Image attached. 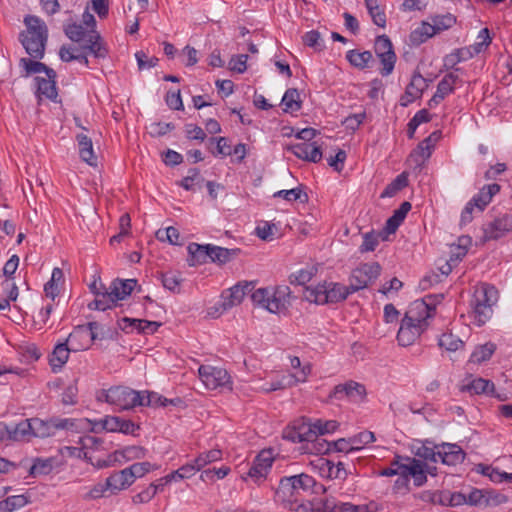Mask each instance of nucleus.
Returning <instances> with one entry per match:
<instances>
[{"mask_svg": "<svg viewBox=\"0 0 512 512\" xmlns=\"http://www.w3.org/2000/svg\"><path fill=\"white\" fill-rule=\"evenodd\" d=\"M136 284L135 279L114 280L109 287V295L116 304L118 300H123L130 295Z\"/></svg>", "mask_w": 512, "mask_h": 512, "instance_id": "6ab92c4d", "label": "nucleus"}, {"mask_svg": "<svg viewBox=\"0 0 512 512\" xmlns=\"http://www.w3.org/2000/svg\"><path fill=\"white\" fill-rule=\"evenodd\" d=\"M162 284L163 286L172 291V292H179L180 291V285L182 282V279L179 274L175 272H167L162 274Z\"/></svg>", "mask_w": 512, "mask_h": 512, "instance_id": "4d7b16f0", "label": "nucleus"}, {"mask_svg": "<svg viewBox=\"0 0 512 512\" xmlns=\"http://www.w3.org/2000/svg\"><path fill=\"white\" fill-rule=\"evenodd\" d=\"M432 143V135L424 139L417 148L411 154V157L415 159V161L421 165L423 164L430 156L433 150Z\"/></svg>", "mask_w": 512, "mask_h": 512, "instance_id": "e433bc0d", "label": "nucleus"}, {"mask_svg": "<svg viewBox=\"0 0 512 512\" xmlns=\"http://www.w3.org/2000/svg\"><path fill=\"white\" fill-rule=\"evenodd\" d=\"M438 450L439 461L448 466L461 464L466 457L464 450L456 443H440Z\"/></svg>", "mask_w": 512, "mask_h": 512, "instance_id": "4468645a", "label": "nucleus"}, {"mask_svg": "<svg viewBox=\"0 0 512 512\" xmlns=\"http://www.w3.org/2000/svg\"><path fill=\"white\" fill-rule=\"evenodd\" d=\"M459 80V76L454 72L446 74L438 83L436 93L445 99L454 91V86Z\"/></svg>", "mask_w": 512, "mask_h": 512, "instance_id": "58836bf2", "label": "nucleus"}, {"mask_svg": "<svg viewBox=\"0 0 512 512\" xmlns=\"http://www.w3.org/2000/svg\"><path fill=\"white\" fill-rule=\"evenodd\" d=\"M381 273V266L377 262L361 264L355 268L349 277V287L352 293L371 285Z\"/></svg>", "mask_w": 512, "mask_h": 512, "instance_id": "6e6552de", "label": "nucleus"}, {"mask_svg": "<svg viewBox=\"0 0 512 512\" xmlns=\"http://www.w3.org/2000/svg\"><path fill=\"white\" fill-rule=\"evenodd\" d=\"M436 34L438 32L433 22H422L421 26L411 33V40L413 43L420 44Z\"/></svg>", "mask_w": 512, "mask_h": 512, "instance_id": "f704fd0d", "label": "nucleus"}, {"mask_svg": "<svg viewBox=\"0 0 512 512\" xmlns=\"http://www.w3.org/2000/svg\"><path fill=\"white\" fill-rule=\"evenodd\" d=\"M498 301L497 289L489 284H482L473 294L471 305L478 326L484 325L493 314V305Z\"/></svg>", "mask_w": 512, "mask_h": 512, "instance_id": "423d86ee", "label": "nucleus"}, {"mask_svg": "<svg viewBox=\"0 0 512 512\" xmlns=\"http://www.w3.org/2000/svg\"><path fill=\"white\" fill-rule=\"evenodd\" d=\"M438 33L451 28L456 23V17L451 13L434 15L431 17Z\"/></svg>", "mask_w": 512, "mask_h": 512, "instance_id": "3c124183", "label": "nucleus"}, {"mask_svg": "<svg viewBox=\"0 0 512 512\" xmlns=\"http://www.w3.org/2000/svg\"><path fill=\"white\" fill-rule=\"evenodd\" d=\"M80 50L97 59H105L109 55L108 45L98 31H90L89 38L80 45Z\"/></svg>", "mask_w": 512, "mask_h": 512, "instance_id": "2eb2a0df", "label": "nucleus"}, {"mask_svg": "<svg viewBox=\"0 0 512 512\" xmlns=\"http://www.w3.org/2000/svg\"><path fill=\"white\" fill-rule=\"evenodd\" d=\"M500 191V185L493 183L484 186L473 198L470 202L480 211L482 212L485 207L491 202L494 195H496Z\"/></svg>", "mask_w": 512, "mask_h": 512, "instance_id": "412c9836", "label": "nucleus"}, {"mask_svg": "<svg viewBox=\"0 0 512 512\" xmlns=\"http://www.w3.org/2000/svg\"><path fill=\"white\" fill-rule=\"evenodd\" d=\"M91 29L82 23H68L64 26L65 35L73 42L79 43L80 45L89 38ZM92 31H97L92 29Z\"/></svg>", "mask_w": 512, "mask_h": 512, "instance_id": "a878e982", "label": "nucleus"}, {"mask_svg": "<svg viewBox=\"0 0 512 512\" xmlns=\"http://www.w3.org/2000/svg\"><path fill=\"white\" fill-rule=\"evenodd\" d=\"M247 59H248V55H246V54L235 55L229 61V68L232 71H235L238 73H243L247 69V66H246Z\"/></svg>", "mask_w": 512, "mask_h": 512, "instance_id": "774afa93", "label": "nucleus"}, {"mask_svg": "<svg viewBox=\"0 0 512 512\" xmlns=\"http://www.w3.org/2000/svg\"><path fill=\"white\" fill-rule=\"evenodd\" d=\"M346 58L351 65L364 69L373 60V55L370 51L359 52L357 50H350L347 52Z\"/></svg>", "mask_w": 512, "mask_h": 512, "instance_id": "c9c22d12", "label": "nucleus"}, {"mask_svg": "<svg viewBox=\"0 0 512 512\" xmlns=\"http://www.w3.org/2000/svg\"><path fill=\"white\" fill-rule=\"evenodd\" d=\"M366 396V389L363 384L355 381H348L344 384H338L330 393L331 398L342 400L344 398L353 402L362 401Z\"/></svg>", "mask_w": 512, "mask_h": 512, "instance_id": "f8f14e48", "label": "nucleus"}, {"mask_svg": "<svg viewBox=\"0 0 512 512\" xmlns=\"http://www.w3.org/2000/svg\"><path fill=\"white\" fill-rule=\"evenodd\" d=\"M350 294L352 291L349 285L328 281L319 283L315 287H306L304 292L306 300L321 305L344 301Z\"/></svg>", "mask_w": 512, "mask_h": 512, "instance_id": "39448f33", "label": "nucleus"}, {"mask_svg": "<svg viewBox=\"0 0 512 512\" xmlns=\"http://www.w3.org/2000/svg\"><path fill=\"white\" fill-rule=\"evenodd\" d=\"M273 460L272 452L270 450H263L256 456L253 462L268 473L272 466Z\"/></svg>", "mask_w": 512, "mask_h": 512, "instance_id": "69168bd1", "label": "nucleus"}, {"mask_svg": "<svg viewBox=\"0 0 512 512\" xmlns=\"http://www.w3.org/2000/svg\"><path fill=\"white\" fill-rule=\"evenodd\" d=\"M20 65L26 70L27 74H36L44 72L49 78H56V72L42 62L34 61L29 58H21Z\"/></svg>", "mask_w": 512, "mask_h": 512, "instance_id": "c756f323", "label": "nucleus"}, {"mask_svg": "<svg viewBox=\"0 0 512 512\" xmlns=\"http://www.w3.org/2000/svg\"><path fill=\"white\" fill-rule=\"evenodd\" d=\"M303 42L305 45L312 47L316 50H321L323 47L321 35L316 30H311L305 33L303 36Z\"/></svg>", "mask_w": 512, "mask_h": 512, "instance_id": "0e129e2a", "label": "nucleus"}, {"mask_svg": "<svg viewBox=\"0 0 512 512\" xmlns=\"http://www.w3.org/2000/svg\"><path fill=\"white\" fill-rule=\"evenodd\" d=\"M115 306L112 297L109 295V290H105L99 297H96L94 301L88 304L91 310L105 311Z\"/></svg>", "mask_w": 512, "mask_h": 512, "instance_id": "603ef678", "label": "nucleus"}, {"mask_svg": "<svg viewBox=\"0 0 512 512\" xmlns=\"http://www.w3.org/2000/svg\"><path fill=\"white\" fill-rule=\"evenodd\" d=\"M408 185V178L405 173L399 174L381 193V198L393 197Z\"/></svg>", "mask_w": 512, "mask_h": 512, "instance_id": "79ce46f5", "label": "nucleus"}, {"mask_svg": "<svg viewBox=\"0 0 512 512\" xmlns=\"http://www.w3.org/2000/svg\"><path fill=\"white\" fill-rule=\"evenodd\" d=\"M79 146V155L81 159L90 166L97 165V157L94 154L93 143L90 137L80 133L76 136Z\"/></svg>", "mask_w": 512, "mask_h": 512, "instance_id": "393cba45", "label": "nucleus"}, {"mask_svg": "<svg viewBox=\"0 0 512 512\" xmlns=\"http://www.w3.org/2000/svg\"><path fill=\"white\" fill-rule=\"evenodd\" d=\"M387 237L383 235V233L378 232H369L364 234L363 242L360 246V251L363 252H372L379 245L380 240H386Z\"/></svg>", "mask_w": 512, "mask_h": 512, "instance_id": "de8ad7c7", "label": "nucleus"}, {"mask_svg": "<svg viewBox=\"0 0 512 512\" xmlns=\"http://www.w3.org/2000/svg\"><path fill=\"white\" fill-rule=\"evenodd\" d=\"M273 197L283 198L289 202L299 200L300 202H307L308 195L303 192L300 187H296L290 190H280L274 193Z\"/></svg>", "mask_w": 512, "mask_h": 512, "instance_id": "8fccbe9b", "label": "nucleus"}, {"mask_svg": "<svg viewBox=\"0 0 512 512\" xmlns=\"http://www.w3.org/2000/svg\"><path fill=\"white\" fill-rule=\"evenodd\" d=\"M426 87V79L419 72H415L411 77L410 83L406 87L407 94L412 95L418 99L421 97Z\"/></svg>", "mask_w": 512, "mask_h": 512, "instance_id": "ea45409f", "label": "nucleus"}, {"mask_svg": "<svg viewBox=\"0 0 512 512\" xmlns=\"http://www.w3.org/2000/svg\"><path fill=\"white\" fill-rule=\"evenodd\" d=\"M338 503L335 498L314 499V512H337Z\"/></svg>", "mask_w": 512, "mask_h": 512, "instance_id": "052dcab7", "label": "nucleus"}, {"mask_svg": "<svg viewBox=\"0 0 512 512\" xmlns=\"http://www.w3.org/2000/svg\"><path fill=\"white\" fill-rule=\"evenodd\" d=\"M491 43L490 31L488 28H483L479 31L477 41L471 45L476 54L483 52Z\"/></svg>", "mask_w": 512, "mask_h": 512, "instance_id": "bf43d9fd", "label": "nucleus"}, {"mask_svg": "<svg viewBox=\"0 0 512 512\" xmlns=\"http://www.w3.org/2000/svg\"><path fill=\"white\" fill-rule=\"evenodd\" d=\"M201 467L194 462V464H186L180 467L175 472L164 477L166 483L171 482L174 479H186L193 476L197 471H199Z\"/></svg>", "mask_w": 512, "mask_h": 512, "instance_id": "09e8293b", "label": "nucleus"}, {"mask_svg": "<svg viewBox=\"0 0 512 512\" xmlns=\"http://www.w3.org/2000/svg\"><path fill=\"white\" fill-rule=\"evenodd\" d=\"M31 424V419H24L17 424L8 425L9 440L29 441L32 438Z\"/></svg>", "mask_w": 512, "mask_h": 512, "instance_id": "5701e85b", "label": "nucleus"}, {"mask_svg": "<svg viewBox=\"0 0 512 512\" xmlns=\"http://www.w3.org/2000/svg\"><path fill=\"white\" fill-rule=\"evenodd\" d=\"M54 467L53 458H36L33 465L30 467L29 474L32 476L47 475Z\"/></svg>", "mask_w": 512, "mask_h": 512, "instance_id": "a19ab883", "label": "nucleus"}, {"mask_svg": "<svg viewBox=\"0 0 512 512\" xmlns=\"http://www.w3.org/2000/svg\"><path fill=\"white\" fill-rule=\"evenodd\" d=\"M495 350L496 345L492 342L477 346L470 356V362L475 364L485 362L491 358Z\"/></svg>", "mask_w": 512, "mask_h": 512, "instance_id": "72a5a7b5", "label": "nucleus"}, {"mask_svg": "<svg viewBox=\"0 0 512 512\" xmlns=\"http://www.w3.org/2000/svg\"><path fill=\"white\" fill-rule=\"evenodd\" d=\"M438 344L441 348L450 352L458 351L464 347V342L452 333H443L439 338Z\"/></svg>", "mask_w": 512, "mask_h": 512, "instance_id": "37998d69", "label": "nucleus"}, {"mask_svg": "<svg viewBox=\"0 0 512 512\" xmlns=\"http://www.w3.org/2000/svg\"><path fill=\"white\" fill-rule=\"evenodd\" d=\"M221 457H222L221 450L212 449L210 451L201 453L195 459V463L198 465V467H201V469H202L207 464L220 460Z\"/></svg>", "mask_w": 512, "mask_h": 512, "instance_id": "680f3d73", "label": "nucleus"}, {"mask_svg": "<svg viewBox=\"0 0 512 512\" xmlns=\"http://www.w3.org/2000/svg\"><path fill=\"white\" fill-rule=\"evenodd\" d=\"M301 490H312L313 493H324L326 488L322 484H317L312 476L306 473H301L298 475L282 477L279 482L277 493L286 497L294 496Z\"/></svg>", "mask_w": 512, "mask_h": 512, "instance_id": "0eeeda50", "label": "nucleus"}, {"mask_svg": "<svg viewBox=\"0 0 512 512\" xmlns=\"http://www.w3.org/2000/svg\"><path fill=\"white\" fill-rule=\"evenodd\" d=\"M106 492L110 493V488L107 486V482L95 484L84 496L86 500L99 499L106 496Z\"/></svg>", "mask_w": 512, "mask_h": 512, "instance_id": "e2e57ef3", "label": "nucleus"}, {"mask_svg": "<svg viewBox=\"0 0 512 512\" xmlns=\"http://www.w3.org/2000/svg\"><path fill=\"white\" fill-rule=\"evenodd\" d=\"M290 365L293 369H298L299 371L296 372L295 374L287 376L288 386L294 385L299 382H305L311 373V365L308 363L301 366V361L297 356L290 357Z\"/></svg>", "mask_w": 512, "mask_h": 512, "instance_id": "cd10ccee", "label": "nucleus"}, {"mask_svg": "<svg viewBox=\"0 0 512 512\" xmlns=\"http://www.w3.org/2000/svg\"><path fill=\"white\" fill-rule=\"evenodd\" d=\"M252 288L250 284L245 285L237 284L227 291V295L224 296L222 307L224 310L232 308L235 305L240 304L246 293L251 292Z\"/></svg>", "mask_w": 512, "mask_h": 512, "instance_id": "aec40b11", "label": "nucleus"}, {"mask_svg": "<svg viewBox=\"0 0 512 512\" xmlns=\"http://www.w3.org/2000/svg\"><path fill=\"white\" fill-rule=\"evenodd\" d=\"M98 401L106 402L120 410H130L144 406L142 391H136L126 386H114L97 392Z\"/></svg>", "mask_w": 512, "mask_h": 512, "instance_id": "7ed1b4c3", "label": "nucleus"}, {"mask_svg": "<svg viewBox=\"0 0 512 512\" xmlns=\"http://www.w3.org/2000/svg\"><path fill=\"white\" fill-rule=\"evenodd\" d=\"M35 82L37 84V94L38 97L42 96L46 97L49 100L54 102L58 101V92L56 87V78H44V77H35Z\"/></svg>", "mask_w": 512, "mask_h": 512, "instance_id": "b1692460", "label": "nucleus"}, {"mask_svg": "<svg viewBox=\"0 0 512 512\" xmlns=\"http://www.w3.org/2000/svg\"><path fill=\"white\" fill-rule=\"evenodd\" d=\"M209 260L211 262L224 264L237 255L238 249H227L220 246L209 244Z\"/></svg>", "mask_w": 512, "mask_h": 512, "instance_id": "2f4dec72", "label": "nucleus"}, {"mask_svg": "<svg viewBox=\"0 0 512 512\" xmlns=\"http://www.w3.org/2000/svg\"><path fill=\"white\" fill-rule=\"evenodd\" d=\"M71 351L75 350L67 340L55 346L49 359V363L53 372L56 373L61 370L64 364L68 361Z\"/></svg>", "mask_w": 512, "mask_h": 512, "instance_id": "a211bd4d", "label": "nucleus"}, {"mask_svg": "<svg viewBox=\"0 0 512 512\" xmlns=\"http://www.w3.org/2000/svg\"><path fill=\"white\" fill-rule=\"evenodd\" d=\"M438 453V444H434L431 441H425L416 449L415 455L424 461L437 463L439 462Z\"/></svg>", "mask_w": 512, "mask_h": 512, "instance_id": "473e14b6", "label": "nucleus"}, {"mask_svg": "<svg viewBox=\"0 0 512 512\" xmlns=\"http://www.w3.org/2000/svg\"><path fill=\"white\" fill-rule=\"evenodd\" d=\"M435 308L425 300L413 302L401 321L397 340L401 346L412 345L427 329L428 319L433 317Z\"/></svg>", "mask_w": 512, "mask_h": 512, "instance_id": "f257e3e1", "label": "nucleus"}, {"mask_svg": "<svg viewBox=\"0 0 512 512\" xmlns=\"http://www.w3.org/2000/svg\"><path fill=\"white\" fill-rule=\"evenodd\" d=\"M297 158L317 163L322 159V151L315 142H300L290 145L288 148Z\"/></svg>", "mask_w": 512, "mask_h": 512, "instance_id": "dca6fc26", "label": "nucleus"}, {"mask_svg": "<svg viewBox=\"0 0 512 512\" xmlns=\"http://www.w3.org/2000/svg\"><path fill=\"white\" fill-rule=\"evenodd\" d=\"M282 105L284 106V112L292 113L299 111L302 107V101L300 94L296 88H289L283 95Z\"/></svg>", "mask_w": 512, "mask_h": 512, "instance_id": "7c9ffc66", "label": "nucleus"}, {"mask_svg": "<svg viewBox=\"0 0 512 512\" xmlns=\"http://www.w3.org/2000/svg\"><path fill=\"white\" fill-rule=\"evenodd\" d=\"M97 322H89L87 325L77 326L67 337V341L74 350H84L88 348L96 339L95 330L98 329Z\"/></svg>", "mask_w": 512, "mask_h": 512, "instance_id": "9d476101", "label": "nucleus"}, {"mask_svg": "<svg viewBox=\"0 0 512 512\" xmlns=\"http://www.w3.org/2000/svg\"><path fill=\"white\" fill-rule=\"evenodd\" d=\"M198 372L200 379L208 389L214 390L230 385V376L225 369L201 365Z\"/></svg>", "mask_w": 512, "mask_h": 512, "instance_id": "9b49d317", "label": "nucleus"}, {"mask_svg": "<svg viewBox=\"0 0 512 512\" xmlns=\"http://www.w3.org/2000/svg\"><path fill=\"white\" fill-rule=\"evenodd\" d=\"M510 231H512V228H510V224L505 214L486 223L483 227L485 240L499 239Z\"/></svg>", "mask_w": 512, "mask_h": 512, "instance_id": "f3484780", "label": "nucleus"}, {"mask_svg": "<svg viewBox=\"0 0 512 512\" xmlns=\"http://www.w3.org/2000/svg\"><path fill=\"white\" fill-rule=\"evenodd\" d=\"M156 236L159 240H167L172 245H182V239L177 228L170 226L165 230H158Z\"/></svg>", "mask_w": 512, "mask_h": 512, "instance_id": "864d4df0", "label": "nucleus"}, {"mask_svg": "<svg viewBox=\"0 0 512 512\" xmlns=\"http://www.w3.org/2000/svg\"><path fill=\"white\" fill-rule=\"evenodd\" d=\"M376 55L382 64V68L380 70L381 75L382 76L390 75L394 70L396 59H397L394 50H388L384 53H379Z\"/></svg>", "mask_w": 512, "mask_h": 512, "instance_id": "a18cd8bd", "label": "nucleus"}, {"mask_svg": "<svg viewBox=\"0 0 512 512\" xmlns=\"http://www.w3.org/2000/svg\"><path fill=\"white\" fill-rule=\"evenodd\" d=\"M352 443V448L354 451H358L363 448L364 445L372 443L375 441V436L373 432L363 431L359 434L350 438Z\"/></svg>", "mask_w": 512, "mask_h": 512, "instance_id": "13d9d810", "label": "nucleus"}, {"mask_svg": "<svg viewBox=\"0 0 512 512\" xmlns=\"http://www.w3.org/2000/svg\"><path fill=\"white\" fill-rule=\"evenodd\" d=\"M204 179L200 176V171L197 168H191L188 171L187 176H185L179 185L183 187L185 190L190 191L193 190L195 184H200Z\"/></svg>", "mask_w": 512, "mask_h": 512, "instance_id": "6e6d98bb", "label": "nucleus"}, {"mask_svg": "<svg viewBox=\"0 0 512 512\" xmlns=\"http://www.w3.org/2000/svg\"><path fill=\"white\" fill-rule=\"evenodd\" d=\"M157 492H158V486H156L154 483H152L145 490L136 494L133 497V502L134 503H147L156 495Z\"/></svg>", "mask_w": 512, "mask_h": 512, "instance_id": "338daca9", "label": "nucleus"}, {"mask_svg": "<svg viewBox=\"0 0 512 512\" xmlns=\"http://www.w3.org/2000/svg\"><path fill=\"white\" fill-rule=\"evenodd\" d=\"M404 460V472H402L401 481L404 484H408L409 478L412 477L415 486H422L427 480L424 462L419 459L410 457H406Z\"/></svg>", "mask_w": 512, "mask_h": 512, "instance_id": "ddd939ff", "label": "nucleus"}, {"mask_svg": "<svg viewBox=\"0 0 512 512\" xmlns=\"http://www.w3.org/2000/svg\"><path fill=\"white\" fill-rule=\"evenodd\" d=\"M254 304L265 308L271 313H281L287 310L290 304V288L278 286L273 289L259 288L251 294Z\"/></svg>", "mask_w": 512, "mask_h": 512, "instance_id": "20e7f679", "label": "nucleus"}, {"mask_svg": "<svg viewBox=\"0 0 512 512\" xmlns=\"http://www.w3.org/2000/svg\"><path fill=\"white\" fill-rule=\"evenodd\" d=\"M494 388V384L483 378L473 379L466 387L465 390L471 394H488Z\"/></svg>", "mask_w": 512, "mask_h": 512, "instance_id": "c03bdc74", "label": "nucleus"}, {"mask_svg": "<svg viewBox=\"0 0 512 512\" xmlns=\"http://www.w3.org/2000/svg\"><path fill=\"white\" fill-rule=\"evenodd\" d=\"M146 450L141 446H127L122 450H116L113 453L116 462H127L136 459L144 458Z\"/></svg>", "mask_w": 512, "mask_h": 512, "instance_id": "c85d7f7f", "label": "nucleus"}, {"mask_svg": "<svg viewBox=\"0 0 512 512\" xmlns=\"http://www.w3.org/2000/svg\"><path fill=\"white\" fill-rule=\"evenodd\" d=\"M128 471L129 477L131 478L132 482L134 483L137 478H141L145 476L150 471L156 469V466L154 464H151L150 462H138L134 463L131 466L125 468Z\"/></svg>", "mask_w": 512, "mask_h": 512, "instance_id": "49530a36", "label": "nucleus"}, {"mask_svg": "<svg viewBox=\"0 0 512 512\" xmlns=\"http://www.w3.org/2000/svg\"><path fill=\"white\" fill-rule=\"evenodd\" d=\"M106 482L107 486L110 488V495L117 494L119 491L127 489L133 484L128 471L125 468L111 474L106 479Z\"/></svg>", "mask_w": 512, "mask_h": 512, "instance_id": "4be33fe9", "label": "nucleus"}, {"mask_svg": "<svg viewBox=\"0 0 512 512\" xmlns=\"http://www.w3.org/2000/svg\"><path fill=\"white\" fill-rule=\"evenodd\" d=\"M31 423L32 437L46 438L54 435L52 421L32 418Z\"/></svg>", "mask_w": 512, "mask_h": 512, "instance_id": "4c0bfd02", "label": "nucleus"}, {"mask_svg": "<svg viewBox=\"0 0 512 512\" xmlns=\"http://www.w3.org/2000/svg\"><path fill=\"white\" fill-rule=\"evenodd\" d=\"M24 24L26 25V31L20 32L19 41L32 59H42L48 40L47 25L42 19L34 15H27L24 18Z\"/></svg>", "mask_w": 512, "mask_h": 512, "instance_id": "f03ea898", "label": "nucleus"}, {"mask_svg": "<svg viewBox=\"0 0 512 512\" xmlns=\"http://www.w3.org/2000/svg\"><path fill=\"white\" fill-rule=\"evenodd\" d=\"M284 438L294 443L313 442L317 439L315 423L302 419L284 431Z\"/></svg>", "mask_w": 512, "mask_h": 512, "instance_id": "1a4fd4ad", "label": "nucleus"}, {"mask_svg": "<svg viewBox=\"0 0 512 512\" xmlns=\"http://www.w3.org/2000/svg\"><path fill=\"white\" fill-rule=\"evenodd\" d=\"M189 253V265L195 266L207 263L209 261V244L200 245L197 243H190L187 247Z\"/></svg>", "mask_w": 512, "mask_h": 512, "instance_id": "bb28decb", "label": "nucleus"}, {"mask_svg": "<svg viewBox=\"0 0 512 512\" xmlns=\"http://www.w3.org/2000/svg\"><path fill=\"white\" fill-rule=\"evenodd\" d=\"M142 396H143L144 406H152V407L162 406V407H165L168 404H172L173 403V400H169L167 398H164V397H162V396H160V395H158L157 393H154V392L142 391Z\"/></svg>", "mask_w": 512, "mask_h": 512, "instance_id": "5fc2aeb1", "label": "nucleus"}]
</instances>
